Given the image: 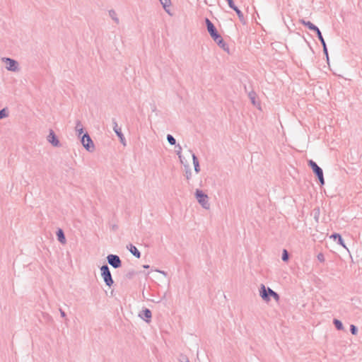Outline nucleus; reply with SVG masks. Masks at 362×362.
<instances>
[{"instance_id":"nucleus-13","label":"nucleus","mask_w":362,"mask_h":362,"mask_svg":"<svg viewBox=\"0 0 362 362\" xmlns=\"http://www.w3.org/2000/svg\"><path fill=\"white\" fill-rule=\"evenodd\" d=\"M75 131L77 136L80 139L83 136V134L86 132L84 130V127L82 123L80 121H77L76 122Z\"/></svg>"},{"instance_id":"nucleus-3","label":"nucleus","mask_w":362,"mask_h":362,"mask_svg":"<svg viewBox=\"0 0 362 362\" xmlns=\"http://www.w3.org/2000/svg\"><path fill=\"white\" fill-rule=\"evenodd\" d=\"M194 196L198 202V203L202 206V207L206 210H209L210 209V202L209 198L208 195L204 193L202 189H196L194 192Z\"/></svg>"},{"instance_id":"nucleus-8","label":"nucleus","mask_w":362,"mask_h":362,"mask_svg":"<svg viewBox=\"0 0 362 362\" xmlns=\"http://www.w3.org/2000/svg\"><path fill=\"white\" fill-rule=\"evenodd\" d=\"M47 140L54 147L60 146L59 140L52 129H50L49 131V134L47 135Z\"/></svg>"},{"instance_id":"nucleus-18","label":"nucleus","mask_w":362,"mask_h":362,"mask_svg":"<svg viewBox=\"0 0 362 362\" xmlns=\"http://www.w3.org/2000/svg\"><path fill=\"white\" fill-rule=\"evenodd\" d=\"M57 235L58 240L61 243H62V244H65L66 243V238H65L64 232H63V230L62 229L58 230V231L57 233Z\"/></svg>"},{"instance_id":"nucleus-20","label":"nucleus","mask_w":362,"mask_h":362,"mask_svg":"<svg viewBox=\"0 0 362 362\" xmlns=\"http://www.w3.org/2000/svg\"><path fill=\"white\" fill-rule=\"evenodd\" d=\"M114 130H115V132L116 133V134L117 135V136L119 138L121 142L124 144L125 139H124V136L123 134L122 133L121 130L116 127L114 128Z\"/></svg>"},{"instance_id":"nucleus-26","label":"nucleus","mask_w":362,"mask_h":362,"mask_svg":"<svg viewBox=\"0 0 362 362\" xmlns=\"http://www.w3.org/2000/svg\"><path fill=\"white\" fill-rule=\"evenodd\" d=\"M163 5V8L166 10V7L170 4V0H159Z\"/></svg>"},{"instance_id":"nucleus-5","label":"nucleus","mask_w":362,"mask_h":362,"mask_svg":"<svg viewBox=\"0 0 362 362\" xmlns=\"http://www.w3.org/2000/svg\"><path fill=\"white\" fill-rule=\"evenodd\" d=\"M101 276L107 287H111L114 281L112 278L111 273L110 272L109 267L107 265H103L100 267Z\"/></svg>"},{"instance_id":"nucleus-29","label":"nucleus","mask_w":362,"mask_h":362,"mask_svg":"<svg viewBox=\"0 0 362 362\" xmlns=\"http://www.w3.org/2000/svg\"><path fill=\"white\" fill-rule=\"evenodd\" d=\"M228 1V6H230V8H233V10H236V7L234 2H233V0H226Z\"/></svg>"},{"instance_id":"nucleus-30","label":"nucleus","mask_w":362,"mask_h":362,"mask_svg":"<svg viewBox=\"0 0 362 362\" xmlns=\"http://www.w3.org/2000/svg\"><path fill=\"white\" fill-rule=\"evenodd\" d=\"M350 329H351V332L353 335H356L357 334V329L355 325H351Z\"/></svg>"},{"instance_id":"nucleus-6","label":"nucleus","mask_w":362,"mask_h":362,"mask_svg":"<svg viewBox=\"0 0 362 362\" xmlns=\"http://www.w3.org/2000/svg\"><path fill=\"white\" fill-rule=\"evenodd\" d=\"M309 165L312 168L313 171L317 175V178H318V180H319L320 182V185L322 186L324 185H325V180H324V177H323L322 170L313 160H310L309 161Z\"/></svg>"},{"instance_id":"nucleus-17","label":"nucleus","mask_w":362,"mask_h":362,"mask_svg":"<svg viewBox=\"0 0 362 362\" xmlns=\"http://www.w3.org/2000/svg\"><path fill=\"white\" fill-rule=\"evenodd\" d=\"M129 251L134 256L136 257V258H139L140 256H141V253L138 250V249L136 248V246L133 245H129L128 247H127Z\"/></svg>"},{"instance_id":"nucleus-25","label":"nucleus","mask_w":362,"mask_h":362,"mask_svg":"<svg viewBox=\"0 0 362 362\" xmlns=\"http://www.w3.org/2000/svg\"><path fill=\"white\" fill-rule=\"evenodd\" d=\"M308 26V28L311 30H314L315 33H317V35H318V31L317 30H320L316 25H315L314 24H306Z\"/></svg>"},{"instance_id":"nucleus-22","label":"nucleus","mask_w":362,"mask_h":362,"mask_svg":"<svg viewBox=\"0 0 362 362\" xmlns=\"http://www.w3.org/2000/svg\"><path fill=\"white\" fill-rule=\"evenodd\" d=\"M8 110L6 108H3L0 110V119L8 117Z\"/></svg>"},{"instance_id":"nucleus-34","label":"nucleus","mask_w":362,"mask_h":362,"mask_svg":"<svg viewBox=\"0 0 362 362\" xmlns=\"http://www.w3.org/2000/svg\"><path fill=\"white\" fill-rule=\"evenodd\" d=\"M143 267L145 268V269H148V268H149V265L145 264V265L143 266Z\"/></svg>"},{"instance_id":"nucleus-31","label":"nucleus","mask_w":362,"mask_h":362,"mask_svg":"<svg viewBox=\"0 0 362 362\" xmlns=\"http://www.w3.org/2000/svg\"><path fill=\"white\" fill-rule=\"evenodd\" d=\"M156 272H158L160 274H161L163 276H164L165 277L167 276V274L164 271H161V270H158V269H156Z\"/></svg>"},{"instance_id":"nucleus-21","label":"nucleus","mask_w":362,"mask_h":362,"mask_svg":"<svg viewBox=\"0 0 362 362\" xmlns=\"http://www.w3.org/2000/svg\"><path fill=\"white\" fill-rule=\"evenodd\" d=\"M109 16L111 17L112 20L116 23L119 22V19L117 18V13L114 10L109 11Z\"/></svg>"},{"instance_id":"nucleus-32","label":"nucleus","mask_w":362,"mask_h":362,"mask_svg":"<svg viewBox=\"0 0 362 362\" xmlns=\"http://www.w3.org/2000/svg\"><path fill=\"white\" fill-rule=\"evenodd\" d=\"M204 23H211V22L209 21V18H205V19H204Z\"/></svg>"},{"instance_id":"nucleus-27","label":"nucleus","mask_w":362,"mask_h":362,"mask_svg":"<svg viewBox=\"0 0 362 362\" xmlns=\"http://www.w3.org/2000/svg\"><path fill=\"white\" fill-rule=\"evenodd\" d=\"M288 259V254L286 250H284L282 252V260L284 262H287Z\"/></svg>"},{"instance_id":"nucleus-37","label":"nucleus","mask_w":362,"mask_h":362,"mask_svg":"<svg viewBox=\"0 0 362 362\" xmlns=\"http://www.w3.org/2000/svg\"><path fill=\"white\" fill-rule=\"evenodd\" d=\"M185 362H189V360H186V361H185Z\"/></svg>"},{"instance_id":"nucleus-36","label":"nucleus","mask_w":362,"mask_h":362,"mask_svg":"<svg viewBox=\"0 0 362 362\" xmlns=\"http://www.w3.org/2000/svg\"><path fill=\"white\" fill-rule=\"evenodd\" d=\"M253 18H254V19H255V21L256 23H257V19H256L255 17H253Z\"/></svg>"},{"instance_id":"nucleus-14","label":"nucleus","mask_w":362,"mask_h":362,"mask_svg":"<svg viewBox=\"0 0 362 362\" xmlns=\"http://www.w3.org/2000/svg\"><path fill=\"white\" fill-rule=\"evenodd\" d=\"M216 42L220 47V48H221L228 54H229L230 53V47H229L228 45L226 42H224L223 38H221L220 40H217Z\"/></svg>"},{"instance_id":"nucleus-9","label":"nucleus","mask_w":362,"mask_h":362,"mask_svg":"<svg viewBox=\"0 0 362 362\" xmlns=\"http://www.w3.org/2000/svg\"><path fill=\"white\" fill-rule=\"evenodd\" d=\"M107 262L110 264L113 268L117 269L121 266V260L119 256L116 255H109L107 257Z\"/></svg>"},{"instance_id":"nucleus-10","label":"nucleus","mask_w":362,"mask_h":362,"mask_svg":"<svg viewBox=\"0 0 362 362\" xmlns=\"http://www.w3.org/2000/svg\"><path fill=\"white\" fill-rule=\"evenodd\" d=\"M207 30L215 42L222 38L214 24H207Z\"/></svg>"},{"instance_id":"nucleus-23","label":"nucleus","mask_w":362,"mask_h":362,"mask_svg":"<svg viewBox=\"0 0 362 362\" xmlns=\"http://www.w3.org/2000/svg\"><path fill=\"white\" fill-rule=\"evenodd\" d=\"M167 140L170 145H175L176 143L175 139L170 134L167 136Z\"/></svg>"},{"instance_id":"nucleus-11","label":"nucleus","mask_w":362,"mask_h":362,"mask_svg":"<svg viewBox=\"0 0 362 362\" xmlns=\"http://www.w3.org/2000/svg\"><path fill=\"white\" fill-rule=\"evenodd\" d=\"M139 317L146 322L149 323L152 317L151 312L149 309L146 308L139 314Z\"/></svg>"},{"instance_id":"nucleus-35","label":"nucleus","mask_w":362,"mask_h":362,"mask_svg":"<svg viewBox=\"0 0 362 362\" xmlns=\"http://www.w3.org/2000/svg\"><path fill=\"white\" fill-rule=\"evenodd\" d=\"M252 103H253L254 105H255V100H254V99H252Z\"/></svg>"},{"instance_id":"nucleus-4","label":"nucleus","mask_w":362,"mask_h":362,"mask_svg":"<svg viewBox=\"0 0 362 362\" xmlns=\"http://www.w3.org/2000/svg\"><path fill=\"white\" fill-rule=\"evenodd\" d=\"M80 141L82 146L87 152L93 153L95 151V145L88 132H85L83 134L81 138H80Z\"/></svg>"},{"instance_id":"nucleus-15","label":"nucleus","mask_w":362,"mask_h":362,"mask_svg":"<svg viewBox=\"0 0 362 362\" xmlns=\"http://www.w3.org/2000/svg\"><path fill=\"white\" fill-rule=\"evenodd\" d=\"M318 31V38L319 40H320L322 45V47H323V52L326 56V59H327V62H329V56H328V52H327V47H326V44H325V42L324 40V38L322 35V33L320 32V30H317Z\"/></svg>"},{"instance_id":"nucleus-1","label":"nucleus","mask_w":362,"mask_h":362,"mask_svg":"<svg viewBox=\"0 0 362 362\" xmlns=\"http://www.w3.org/2000/svg\"><path fill=\"white\" fill-rule=\"evenodd\" d=\"M259 296L266 303H269L271 298H273L276 302H279L280 300L279 295L264 284H261L259 286Z\"/></svg>"},{"instance_id":"nucleus-24","label":"nucleus","mask_w":362,"mask_h":362,"mask_svg":"<svg viewBox=\"0 0 362 362\" xmlns=\"http://www.w3.org/2000/svg\"><path fill=\"white\" fill-rule=\"evenodd\" d=\"M317 260H318L320 262H322V263L325 262V255H324V254H323V253H322V252H320V253H318V254L317 255Z\"/></svg>"},{"instance_id":"nucleus-28","label":"nucleus","mask_w":362,"mask_h":362,"mask_svg":"<svg viewBox=\"0 0 362 362\" xmlns=\"http://www.w3.org/2000/svg\"><path fill=\"white\" fill-rule=\"evenodd\" d=\"M239 17V19L240 21H243L244 20L243 14V13L236 7V10H235Z\"/></svg>"},{"instance_id":"nucleus-19","label":"nucleus","mask_w":362,"mask_h":362,"mask_svg":"<svg viewBox=\"0 0 362 362\" xmlns=\"http://www.w3.org/2000/svg\"><path fill=\"white\" fill-rule=\"evenodd\" d=\"M333 323L335 325V327L337 330L342 331L344 329V325L339 320L334 318L333 320Z\"/></svg>"},{"instance_id":"nucleus-2","label":"nucleus","mask_w":362,"mask_h":362,"mask_svg":"<svg viewBox=\"0 0 362 362\" xmlns=\"http://www.w3.org/2000/svg\"><path fill=\"white\" fill-rule=\"evenodd\" d=\"M1 61L4 64V67L6 71L13 73L20 71L21 65L17 60L4 57L1 58Z\"/></svg>"},{"instance_id":"nucleus-33","label":"nucleus","mask_w":362,"mask_h":362,"mask_svg":"<svg viewBox=\"0 0 362 362\" xmlns=\"http://www.w3.org/2000/svg\"><path fill=\"white\" fill-rule=\"evenodd\" d=\"M300 23H310V21H305L304 20H300Z\"/></svg>"},{"instance_id":"nucleus-12","label":"nucleus","mask_w":362,"mask_h":362,"mask_svg":"<svg viewBox=\"0 0 362 362\" xmlns=\"http://www.w3.org/2000/svg\"><path fill=\"white\" fill-rule=\"evenodd\" d=\"M187 154L189 156H191L192 158L195 173H199L200 172V167H199V163L198 158H197L195 154L191 150H189L187 151Z\"/></svg>"},{"instance_id":"nucleus-16","label":"nucleus","mask_w":362,"mask_h":362,"mask_svg":"<svg viewBox=\"0 0 362 362\" xmlns=\"http://www.w3.org/2000/svg\"><path fill=\"white\" fill-rule=\"evenodd\" d=\"M330 238H333V239H335V240H338V243L341 245L344 248H345L346 250H349L347 247L346 246L340 234L339 233H334V234H332L331 236H330Z\"/></svg>"},{"instance_id":"nucleus-7","label":"nucleus","mask_w":362,"mask_h":362,"mask_svg":"<svg viewBox=\"0 0 362 362\" xmlns=\"http://www.w3.org/2000/svg\"><path fill=\"white\" fill-rule=\"evenodd\" d=\"M181 146H179V150L177 151V154L178 156L180 163L184 165L186 170L187 179L189 180L191 177V173L188 172L189 170V165L188 161L186 160L185 156L181 154Z\"/></svg>"}]
</instances>
